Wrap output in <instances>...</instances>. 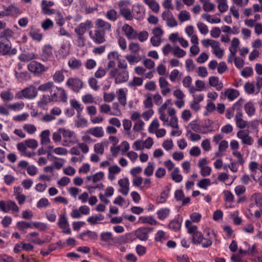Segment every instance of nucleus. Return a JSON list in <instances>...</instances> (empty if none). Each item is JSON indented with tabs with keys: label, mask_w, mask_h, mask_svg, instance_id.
I'll return each mask as SVG.
<instances>
[{
	"label": "nucleus",
	"mask_w": 262,
	"mask_h": 262,
	"mask_svg": "<svg viewBox=\"0 0 262 262\" xmlns=\"http://www.w3.org/2000/svg\"><path fill=\"white\" fill-rule=\"evenodd\" d=\"M167 113L170 117V119L166 122H163V125L165 126H170L172 128L170 133V136L173 137H178L182 134V130L180 129L178 124V119L176 115V110L173 107H168L167 108Z\"/></svg>",
	"instance_id": "1"
},
{
	"label": "nucleus",
	"mask_w": 262,
	"mask_h": 262,
	"mask_svg": "<svg viewBox=\"0 0 262 262\" xmlns=\"http://www.w3.org/2000/svg\"><path fill=\"white\" fill-rule=\"evenodd\" d=\"M58 130L62 134L63 146L70 147L77 142V137L74 131L64 128H60Z\"/></svg>",
	"instance_id": "2"
},
{
	"label": "nucleus",
	"mask_w": 262,
	"mask_h": 262,
	"mask_svg": "<svg viewBox=\"0 0 262 262\" xmlns=\"http://www.w3.org/2000/svg\"><path fill=\"white\" fill-rule=\"evenodd\" d=\"M109 76L111 78L114 79L116 84H121L128 81L129 72L128 70L114 68L110 71Z\"/></svg>",
	"instance_id": "3"
},
{
	"label": "nucleus",
	"mask_w": 262,
	"mask_h": 262,
	"mask_svg": "<svg viewBox=\"0 0 262 262\" xmlns=\"http://www.w3.org/2000/svg\"><path fill=\"white\" fill-rule=\"evenodd\" d=\"M0 208L5 213L11 212L14 216H18L19 208L16 203L12 200L0 201Z\"/></svg>",
	"instance_id": "4"
},
{
	"label": "nucleus",
	"mask_w": 262,
	"mask_h": 262,
	"mask_svg": "<svg viewBox=\"0 0 262 262\" xmlns=\"http://www.w3.org/2000/svg\"><path fill=\"white\" fill-rule=\"evenodd\" d=\"M17 52V49L13 48L11 41L0 39V55L12 56Z\"/></svg>",
	"instance_id": "5"
},
{
	"label": "nucleus",
	"mask_w": 262,
	"mask_h": 262,
	"mask_svg": "<svg viewBox=\"0 0 262 262\" xmlns=\"http://www.w3.org/2000/svg\"><path fill=\"white\" fill-rule=\"evenodd\" d=\"M37 90L33 85L30 86L24 89L16 94V97L18 99L25 98L27 99H33L37 96Z\"/></svg>",
	"instance_id": "6"
},
{
	"label": "nucleus",
	"mask_w": 262,
	"mask_h": 262,
	"mask_svg": "<svg viewBox=\"0 0 262 262\" xmlns=\"http://www.w3.org/2000/svg\"><path fill=\"white\" fill-rule=\"evenodd\" d=\"M65 84L70 90L78 93L82 89L83 83L77 77H70L67 80Z\"/></svg>",
	"instance_id": "7"
},
{
	"label": "nucleus",
	"mask_w": 262,
	"mask_h": 262,
	"mask_svg": "<svg viewBox=\"0 0 262 262\" xmlns=\"http://www.w3.org/2000/svg\"><path fill=\"white\" fill-rule=\"evenodd\" d=\"M130 4L129 2L124 1H120L118 3L120 14L128 20L133 19L132 10H131L129 7Z\"/></svg>",
	"instance_id": "8"
},
{
	"label": "nucleus",
	"mask_w": 262,
	"mask_h": 262,
	"mask_svg": "<svg viewBox=\"0 0 262 262\" xmlns=\"http://www.w3.org/2000/svg\"><path fill=\"white\" fill-rule=\"evenodd\" d=\"M28 69L30 72L35 75H40L46 72L49 68L38 61H32L28 64Z\"/></svg>",
	"instance_id": "9"
},
{
	"label": "nucleus",
	"mask_w": 262,
	"mask_h": 262,
	"mask_svg": "<svg viewBox=\"0 0 262 262\" xmlns=\"http://www.w3.org/2000/svg\"><path fill=\"white\" fill-rule=\"evenodd\" d=\"M163 20L166 21V24L169 28H175L178 26V23L173 14L169 10L163 11L161 15Z\"/></svg>",
	"instance_id": "10"
},
{
	"label": "nucleus",
	"mask_w": 262,
	"mask_h": 262,
	"mask_svg": "<svg viewBox=\"0 0 262 262\" xmlns=\"http://www.w3.org/2000/svg\"><path fill=\"white\" fill-rule=\"evenodd\" d=\"M57 224L59 228L62 229L63 233L67 235L71 234L70 224L65 214H60L59 215Z\"/></svg>",
	"instance_id": "11"
},
{
	"label": "nucleus",
	"mask_w": 262,
	"mask_h": 262,
	"mask_svg": "<svg viewBox=\"0 0 262 262\" xmlns=\"http://www.w3.org/2000/svg\"><path fill=\"white\" fill-rule=\"evenodd\" d=\"M54 5L52 1L42 0L41 3V12L46 15H51L55 13L56 10L50 8Z\"/></svg>",
	"instance_id": "12"
},
{
	"label": "nucleus",
	"mask_w": 262,
	"mask_h": 262,
	"mask_svg": "<svg viewBox=\"0 0 262 262\" xmlns=\"http://www.w3.org/2000/svg\"><path fill=\"white\" fill-rule=\"evenodd\" d=\"M133 18L137 20H142L145 15V9L143 5L137 4L132 6Z\"/></svg>",
	"instance_id": "13"
},
{
	"label": "nucleus",
	"mask_w": 262,
	"mask_h": 262,
	"mask_svg": "<svg viewBox=\"0 0 262 262\" xmlns=\"http://www.w3.org/2000/svg\"><path fill=\"white\" fill-rule=\"evenodd\" d=\"M237 137L241 139V143L243 144L251 145L254 140L249 135L248 132L245 130H241L237 133Z\"/></svg>",
	"instance_id": "14"
},
{
	"label": "nucleus",
	"mask_w": 262,
	"mask_h": 262,
	"mask_svg": "<svg viewBox=\"0 0 262 262\" xmlns=\"http://www.w3.org/2000/svg\"><path fill=\"white\" fill-rule=\"evenodd\" d=\"M239 95V92L238 90L228 88L224 92L221 93V98H227L229 101H232L236 99Z\"/></svg>",
	"instance_id": "15"
},
{
	"label": "nucleus",
	"mask_w": 262,
	"mask_h": 262,
	"mask_svg": "<svg viewBox=\"0 0 262 262\" xmlns=\"http://www.w3.org/2000/svg\"><path fill=\"white\" fill-rule=\"evenodd\" d=\"M118 183L120 187L118 192L123 195H127L129 191V179L127 178L121 179L118 180Z\"/></svg>",
	"instance_id": "16"
},
{
	"label": "nucleus",
	"mask_w": 262,
	"mask_h": 262,
	"mask_svg": "<svg viewBox=\"0 0 262 262\" xmlns=\"http://www.w3.org/2000/svg\"><path fill=\"white\" fill-rule=\"evenodd\" d=\"M92 26V21L90 20H86L84 23H80L75 28V32L77 35L84 36L86 31L90 29Z\"/></svg>",
	"instance_id": "17"
},
{
	"label": "nucleus",
	"mask_w": 262,
	"mask_h": 262,
	"mask_svg": "<svg viewBox=\"0 0 262 262\" xmlns=\"http://www.w3.org/2000/svg\"><path fill=\"white\" fill-rule=\"evenodd\" d=\"M151 231L149 227H140L135 232L136 237L142 241H146L148 238V234Z\"/></svg>",
	"instance_id": "18"
},
{
	"label": "nucleus",
	"mask_w": 262,
	"mask_h": 262,
	"mask_svg": "<svg viewBox=\"0 0 262 262\" xmlns=\"http://www.w3.org/2000/svg\"><path fill=\"white\" fill-rule=\"evenodd\" d=\"M159 86L161 89V93L163 96H167L171 90L169 88V82L163 77H160L159 79Z\"/></svg>",
	"instance_id": "19"
},
{
	"label": "nucleus",
	"mask_w": 262,
	"mask_h": 262,
	"mask_svg": "<svg viewBox=\"0 0 262 262\" xmlns=\"http://www.w3.org/2000/svg\"><path fill=\"white\" fill-rule=\"evenodd\" d=\"M100 240L107 246L111 245L112 243H116L118 239L114 237L111 232H103L100 234Z\"/></svg>",
	"instance_id": "20"
},
{
	"label": "nucleus",
	"mask_w": 262,
	"mask_h": 262,
	"mask_svg": "<svg viewBox=\"0 0 262 262\" xmlns=\"http://www.w3.org/2000/svg\"><path fill=\"white\" fill-rule=\"evenodd\" d=\"M89 34L91 38L96 43L100 44L105 41V34L101 32L100 30L96 29L94 32L90 31Z\"/></svg>",
	"instance_id": "21"
},
{
	"label": "nucleus",
	"mask_w": 262,
	"mask_h": 262,
	"mask_svg": "<svg viewBox=\"0 0 262 262\" xmlns=\"http://www.w3.org/2000/svg\"><path fill=\"white\" fill-rule=\"evenodd\" d=\"M95 25L98 30L101 32L105 33L107 31H110L111 29V24L101 18L97 19L95 21Z\"/></svg>",
	"instance_id": "22"
},
{
	"label": "nucleus",
	"mask_w": 262,
	"mask_h": 262,
	"mask_svg": "<svg viewBox=\"0 0 262 262\" xmlns=\"http://www.w3.org/2000/svg\"><path fill=\"white\" fill-rule=\"evenodd\" d=\"M79 237L83 241H96L98 239V235L95 231L87 230L82 232L79 235Z\"/></svg>",
	"instance_id": "23"
},
{
	"label": "nucleus",
	"mask_w": 262,
	"mask_h": 262,
	"mask_svg": "<svg viewBox=\"0 0 262 262\" xmlns=\"http://www.w3.org/2000/svg\"><path fill=\"white\" fill-rule=\"evenodd\" d=\"M120 54L118 53L117 51H112L108 53L107 54V59L108 60V62L107 64V69H110L111 68L114 69L116 68V62L115 60L117 59H119V57H120Z\"/></svg>",
	"instance_id": "24"
},
{
	"label": "nucleus",
	"mask_w": 262,
	"mask_h": 262,
	"mask_svg": "<svg viewBox=\"0 0 262 262\" xmlns=\"http://www.w3.org/2000/svg\"><path fill=\"white\" fill-rule=\"evenodd\" d=\"M41 60L44 61H48L53 57V48L51 45H45L42 50L40 55Z\"/></svg>",
	"instance_id": "25"
},
{
	"label": "nucleus",
	"mask_w": 262,
	"mask_h": 262,
	"mask_svg": "<svg viewBox=\"0 0 262 262\" xmlns=\"http://www.w3.org/2000/svg\"><path fill=\"white\" fill-rule=\"evenodd\" d=\"M234 121L237 127L240 129L245 128L248 126V121L243 119V114L241 111L236 113Z\"/></svg>",
	"instance_id": "26"
},
{
	"label": "nucleus",
	"mask_w": 262,
	"mask_h": 262,
	"mask_svg": "<svg viewBox=\"0 0 262 262\" xmlns=\"http://www.w3.org/2000/svg\"><path fill=\"white\" fill-rule=\"evenodd\" d=\"M71 46V45L69 41L64 40L63 41L58 51L60 57L64 58L70 54Z\"/></svg>",
	"instance_id": "27"
},
{
	"label": "nucleus",
	"mask_w": 262,
	"mask_h": 262,
	"mask_svg": "<svg viewBox=\"0 0 262 262\" xmlns=\"http://www.w3.org/2000/svg\"><path fill=\"white\" fill-rule=\"evenodd\" d=\"M118 97V100L120 104L123 106L126 104L127 90L126 88L118 89L116 92Z\"/></svg>",
	"instance_id": "28"
},
{
	"label": "nucleus",
	"mask_w": 262,
	"mask_h": 262,
	"mask_svg": "<svg viewBox=\"0 0 262 262\" xmlns=\"http://www.w3.org/2000/svg\"><path fill=\"white\" fill-rule=\"evenodd\" d=\"M15 32L10 28H5L0 32V39L9 40L14 39Z\"/></svg>",
	"instance_id": "29"
},
{
	"label": "nucleus",
	"mask_w": 262,
	"mask_h": 262,
	"mask_svg": "<svg viewBox=\"0 0 262 262\" xmlns=\"http://www.w3.org/2000/svg\"><path fill=\"white\" fill-rule=\"evenodd\" d=\"M205 233L206 237H203L202 242L201 243H200V244H201L203 248H208L212 244V235H213L214 233L209 230L206 231Z\"/></svg>",
	"instance_id": "30"
},
{
	"label": "nucleus",
	"mask_w": 262,
	"mask_h": 262,
	"mask_svg": "<svg viewBox=\"0 0 262 262\" xmlns=\"http://www.w3.org/2000/svg\"><path fill=\"white\" fill-rule=\"evenodd\" d=\"M182 221L183 220L181 217H175L168 224V228L173 231H179L181 229Z\"/></svg>",
	"instance_id": "31"
},
{
	"label": "nucleus",
	"mask_w": 262,
	"mask_h": 262,
	"mask_svg": "<svg viewBox=\"0 0 262 262\" xmlns=\"http://www.w3.org/2000/svg\"><path fill=\"white\" fill-rule=\"evenodd\" d=\"M122 30L128 39H133L137 37V32L133 28L128 24H124Z\"/></svg>",
	"instance_id": "32"
},
{
	"label": "nucleus",
	"mask_w": 262,
	"mask_h": 262,
	"mask_svg": "<svg viewBox=\"0 0 262 262\" xmlns=\"http://www.w3.org/2000/svg\"><path fill=\"white\" fill-rule=\"evenodd\" d=\"M108 145V142L107 141H101L94 145V150L96 154L102 155L104 152L105 148H106Z\"/></svg>",
	"instance_id": "33"
},
{
	"label": "nucleus",
	"mask_w": 262,
	"mask_h": 262,
	"mask_svg": "<svg viewBox=\"0 0 262 262\" xmlns=\"http://www.w3.org/2000/svg\"><path fill=\"white\" fill-rule=\"evenodd\" d=\"M86 133L96 138H101L104 135L103 128L101 126L91 127L86 131Z\"/></svg>",
	"instance_id": "34"
},
{
	"label": "nucleus",
	"mask_w": 262,
	"mask_h": 262,
	"mask_svg": "<svg viewBox=\"0 0 262 262\" xmlns=\"http://www.w3.org/2000/svg\"><path fill=\"white\" fill-rule=\"evenodd\" d=\"M212 53L219 59H222L224 56V50L221 48L220 43L215 40L212 47Z\"/></svg>",
	"instance_id": "35"
},
{
	"label": "nucleus",
	"mask_w": 262,
	"mask_h": 262,
	"mask_svg": "<svg viewBox=\"0 0 262 262\" xmlns=\"http://www.w3.org/2000/svg\"><path fill=\"white\" fill-rule=\"evenodd\" d=\"M192 78L190 76L185 77L182 83L184 87L187 88L190 94H193L196 92L195 88L192 85Z\"/></svg>",
	"instance_id": "36"
},
{
	"label": "nucleus",
	"mask_w": 262,
	"mask_h": 262,
	"mask_svg": "<svg viewBox=\"0 0 262 262\" xmlns=\"http://www.w3.org/2000/svg\"><path fill=\"white\" fill-rule=\"evenodd\" d=\"M104 176V172L102 171H99L94 174L87 176L86 179L88 182H92L93 183H96L103 180Z\"/></svg>",
	"instance_id": "37"
},
{
	"label": "nucleus",
	"mask_w": 262,
	"mask_h": 262,
	"mask_svg": "<svg viewBox=\"0 0 262 262\" xmlns=\"http://www.w3.org/2000/svg\"><path fill=\"white\" fill-rule=\"evenodd\" d=\"M228 142L226 140H222L219 146V150L215 154V157H222L224 155V152L228 147Z\"/></svg>",
	"instance_id": "38"
},
{
	"label": "nucleus",
	"mask_w": 262,
	"mask_h": 262,
	"mask_svg": "<svg viewBox=\"0 0 262 262\" xmlns=\"http://www.w3.org/2000/svg\"><path fill=\"white\" fill-rule=\"evenodd\" d=\"M250 200L251 202L254 203L258 207L262 209V193L256 192L252 194Z\"/></svg>",
	"instance_id": "39"
},
{
	"label": "nucleus",
	"mask_w": 262,
	"mask_h": 262,
	"mask_svg": "<svg viewBox=\"0 0 262 262\" xmlns=\"http://www.w3.org/2000/svg\"><path fill=\"white\" fill-rule=\"evenodd\" d=\"M143 83V79L139 77H134L127 83V86L132 89H135L137 86H141Z\"/></svg>",
	"instance_id": "40"
},
{
	"label": "nucleus",
	"mask_w": 262,
	"mask_h": 262,
	"mask_svg": "<svg viewBox=\"0 0 262 262\" xmlns=\"http://www.w3.org/2000/svg\"><path fill=\"white\" fill-rule=\"evenodd\" d=\"M202 18L210 24H219L221 21L219 17L215 15H211L208 13H204L201 16Z\"/></svg>",
	"instance_id": "41"
},
{
	"label": "nucleus",
	"mask_w": 262,
	"mask_h": 262,
	"mask_svg": "<svg viewBox=\"0 0 262 262\" xmlns=\"http://www.w3.org/2000/svg\"><path fill=\"white\" fill-rule=\"evenodd\" d=\"M245 93L248 95L257 94V88L253 82H247L244 85Z\"/></svg>",
	"instance_id": "42"
},
{
	"label": "nucleus",
	"mask_w": 262,
	"mask_h": 262,
	"mask_svg": "<svg viewBox=\"0 0 262 262\" xmlns=\"http://www.w3.org/2000/svg\"><path fill=\"white\" fill-rule=\"evenodd\" d=\"M168 105L166 103H164L159 108L158 112L159 114L160 119L164 122H166L167 120H169V116L165 114V111L167 109Z\"/></svg>",
	"instance_id": "43"
},
{
	"label": "nucleus",
	"mask_w": 262,
	"mask_h": 262,
	"mask_svg": "<svg viewBox=\"0 0 262 262\" xmlns=\"http://www.w3.org/2000/svg\"><path fill=\"white\" fill-rule=\"evenodd\" d=\"M209 83L213 87L216 88V90L220 91L223 88V84L220 82L219 78L216 76H211L209 78Z\"/></svg>",
	"instance_id": "44"
},
{
	"label": "nucleus",
	"mask_w": 262,
	"mask_h": 262,
	"mask_svg": "<svg viewBox=\"0 0 262 262\" xmlns=\"http://www.w3.org/2000/svg\"><path fill=\"white\" fill-rule=\"evenodd\" d=\"M67 72L64 69L56 71L53 75V79L55 83H61L64 80V72Z\"/></svg>",
	"instance_id": "45"
},
{
	"label": "nucleus",
	"mask_w": 262,
	"mask_h": 262,
	"mask_svg": "<svg viewBox=\"0 0 262 262\" xmlns=\"http://www.w3.org/2000/svg\"><path fill=\"white\" fill-rule=\"evenodd\" d=\"M68 64L72 70L78 69L82 66V62L80 60L72 57L69 59Z\"/></svg>",
	"instance_id": "46"
},
{
	"label": "nucleus",
	"mask_w": 262,
	"mask_h": 262,
	"mask_svg": "<svg viewBox=\"0 0 262 262\" xmlns=\"http://www.w3.org/2000/svg\"><path fill=\"white\" fill-rule=\"evenodd\" d=\"M37 58V55L33 52H29L20 54L18 59L23 62H29Z\"/></svg>",
	"instance_id": "47"
},
{
	"label": "nucleus",
	"mask_w": 262,
	"mask_h": 262,
	"mask_svg": "<svg viewBox=\"0 0 262 262\" xmlns=\"http://www.w3.org/2000/svg\"><path fill=\"white\" fill-rule=\"evenodd\" d=\"M50 132L48 129L44 130L41 132L40 134V137L41 138L40 144L41 145H46L50 142Z\"/></svg>",
	"instance_id": "48"
},
{
	"label": "nucleus",
	"mask_w": 262,
	"mask_h": 262,
	"mask_svg": "<svg viewBox=\"0 0 262 262\" xmlns=\"http://www.w3.org/2000/svg\"><path fill=\"white\" fill-rule=\"evenodd\" d=\"M104 219V216L101 214H97L95 215L89 216L87 219V221L91 225H95L99 222L103 221Z\"/></svg>",
	"instance_id": "49"
},
{
	"label": "nucleus",
	"mask_w": 262,
	"mask_h": 262,
	"mask_svg": "<svg viewBox=\"0 0 262 262\" xmlns=\"http://www.w3.org/2000/svg\"><path fill=\"white\" fill-rule=\"evenodd\" d=\"M170 214V209L168 208H163L157 212L158 218L161 221H164L167 218Z\"/></svg>",
	"instance_id": "50"
},
{
	"label": "nucleus",
	"mask_w": 262,
	"mask_h": 262,
	"mask_svg": "<svg viewBox=\"0 0 262 262\" xmlns=\"http://www.w3.org/2000/svg\"><path fill=\"white\" fill-rule=\"evenodd\" d=\"M71 107L75 109L77 112V116H81L83 106L77 100L75 99H71L70 101Z\"/></svg>",
	"instance_id": "51"
},
{
	"label": "nucleus",
	"mask_w": 262,
	"mask_h": 262,
	"mask_svg": "<svg viewBox=\"0 0 262 262\" xmlns=\"http://www.w3.org/2000/svg\"><path fill=\"white\" fill-rule=\"evenodd\" d=\"M245 111L247 115L249 117L253 116L255 113V107L253 103L249 101L245 105Z\"/></svg>",
	"instance_id": "52"
},
{
	"label": "nucleus",
	"mask_w": 262,
	"mask_h": 262,
	"mask_svg": "<svg viewBox=\"0 0 262 262\" xmlns=\"http://www.w3.org/2000/svg\"><path fill=\"white\" fill-rule=\"evenodd\" d=\"M0 97L4 102L12 101L14 98V94L8 90L2 91L0 94Z\"/></svg>",
	"instance_id": "53"
},
{
	"label": "nucleus",
	"mask_w": 262,
	"mask_h": 262,
	"mask_svg": "<svg viewBox=\"0 0 262 262\" xmlns=\"http://www.w3.org/2000/svg\"><path fill=\"white\" fill-rule=\"evenodd\" d=\"M180 170L179 167H175L171 173V177L173 181L180 183L183 180V176L180 173Z\"/></svg>",
	"instance_id": "54"
},
{
	"label": "nucleus",
	"mask_w": 262,
	"mask_h": 262,
	"mask_svg": "<svg viewBox=\"0 0 262 262\" xmlns=\"http://www.w3.org/2000/svg\"><path fill=\"white\" fill-rule=\"evenodd\" d=\"M185 226L187 232L190 234H192L198 230L197 226L193 225L192 221H190L189 220H186Z\"/></svg>",
	"instance_id": "55"
},
{
	"label": "nucleus",
	"mask_w": 262,
	"mask_h": 262,
	"mask_svg": "<svg viewBox=\"0 0 262 262\" xmlns=\"http://www.w3.org/2000/svg\"><path fill=\"white\" fill-rule=\"evenodd\" d=\"M240 45V41L237 37H234L232 38L230 46L229 48V52H232L234 53H237Z\"/></svg>",
	"instance_id": "56"
},
{
	"label": "nucleus",
	"mask_w": 262,
	"mask_h": 262,
	"mask_svg": "<svg viewBox=\"0 0 262 262\" xmlns=\"http://www.w3.org/2000/svg\"><path fill=\"white\" fill-rule=\"evenodd\" d=\"M217 8L221 13H224L228 9L227 0H216Z\"/></svg>",
	"instance_id": "57"
},
{
	"label": "nucleus",
	"mask_w": 262,
	"mask_h": 262,
	"mask_svg": "<svg viewBox=\"0 0 262 262\" xmlns=\"http://www.w3.org/2000/svg\"><path fill=\"white\" fill-rule=\"evenodd\" d=\"M25 107V104L22 101L17 102L8 104L9 109L14 112H17L21 111Z\"/></svg>",
	"instance_id": "58"
},
{
	"label": "nucleus",
	"mask_w": 262,
	"mask_h": 262,
	"mask_svg": "<svg viewBox=\"0 0 262 262\" xmlns=\"http://www.w3.org/2000/svg\"><path fill=\"white\" fill-rule=\"evenodd\" d=\"M178 18L181 23L190 20L191 18L190 13L187 10L181 11L178 15Z\"/></svg>",
	"instance_id": "59"
},
{
	"label": "nucleus",
	"mask_w": 262,
	"mask_h": 262,
	"mask_svg": "<svg viewBox=\"0 0 262 262\" xmlns=\"http://www.w3.org/2000/svg\"><path fill=\"white\" fill-rule=\"evenodd\" d=\"M125 59L130 65H134L138 63L141 59V57L133 54H127Z\"/></svg>",
	"instance_id": "60"
},
{
	"label": "nucleus",
	"mask_w": 262,
	"mask_h": 262,
	"mask_svg": "<svg viewBox=\"0 0 262 262\" xmlns=\"http://www.w3.org/2000/svg\"><path fill=\"white\" fill-rule=\"evenodd\" d=\"M139 221L142 224H148L150 225H155L157 224L156 220L151 216H142L139 217Z\"/></svg>",
	"instance_id": "61"
},
{
	"label": "nucleus",
	"mask_w": 262,
	"mask_h": 262,
	"mask_svg": "<svg viewBox=\"0 0 262 262\" xmlns=\"http://www.w3.org/2000/svg\"><path fill=\"white\" fill-rule=\"evenodd\" d=\"M200 125L198 123L196 120H193L188 124L187 127V132L188 133V130H190L191 132L193 131L198 133L200 130Z\"/></svg>",
	"instance_id": "62"
},
{
	"label": "nucleus",
	"mask_w": 262,
	"mask_h": 262,
	"mask_svg": "<svg viewBox=\"0 0 262 262\" xmlns=\"http://www.w3.org/2000/svg\"><path fill=\"white\" fill-rule=\"evenodd\" d=\"M186 54V52L181 49L179 46L173 47L172 55L178 58H182Z\"/></svg>",
	"instance_id": "63"
},
{
	"label": "nucleus",
	"mask_w": 262,
	"mask_h": 262,
	"mask_svg": "<svg viewBox=\"0 0 262 262\" xmlns=\"http://www.w3.org/2000/svg\"><path fill=\"white\" fill-rule=\"evenodd\" d=\"M154 169L155 163L152 162H149L144 170V174L147 177H150L154 173Z\"/></svg>",
	"instance_id": "64"
}]
</instances>
